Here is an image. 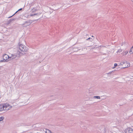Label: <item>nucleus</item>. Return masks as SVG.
Returning <instances> with one entry per match:
<instances>
[{
    "instance_id": "f257e3e1",
    "label": "nucleus",
    "mask_w": 133,
    "mask_h": 133,
    "mask_svg": "<svg viewBox=\"0 0 133 133\" xmlns=\"http://www.w3.org/2000/svg\"><path fill=\"white\" fill-rule=\"evenodd\" d=\"M19 49L22 51L26 52L28 51V49L27 47H26L24 45L21 44L20 42L18 44Z\"/></svg>"
},
{
    "instance_id": "f03ea898",
    "label": "nucleus",
    "mask_w": 133,
    "mask_h": 133,
    "mask_svg": "<svg viewBox=\"0 0 133 133\" xmlns=\"http://www.w3.org/2000/svg\"><path fill=\"white\" fill-rule=\"evenodd\" d=\"M32 22V20H28L25 22L23 24H22V25L23 27H26L29 26Z\"/></svg>"
},
{
    "instance_id": "7ed1b4c3",
    "label": "nucleus",
    "mask_w": 133,
    "mask_h": 133,
    "mask_svg": "<svg viewBox=\"0 0 133 133\" xmlns=\"http://www.w3.org/2000/svg\"><path fill=\"white\" fill-rule=\"evenodd\" d=\"M3 60H1L0 61V62H7V61L9 58H10V57L7 54H4L3 55Z\"/></svg>"
},
{
    "instance_id": "20e7f679",
    "label": "nucleus",
    "mask_w": 133,
    "mask_h": 133,
    "mask_svg": "<svg viewBox=\"0 0 133 133\" xmlns=\"http://www.w3.org/2000/svg\"><path fill=\"white\" fill-rule=\"evenodd\" d=\"M125 133H133V129L128 128L125 130Z\"/></svg>"
},
{
    "instance_id": "39448f33",
    "label": "nucleus",
    "mask_w": 133,
    "mask_h": 133,
    "mask_svg": "<svg viewBox=\"0 0 133 133\" xmlns=\"http://www.w3.org/2000/svg\"><path fill=\"white\" fill-rule=\"evenodd\" d=\"M11 56L12 57H10V58L12 60L15 59L17 56V55L15 54H12Z\"/></svg>"
},
{
    "instance_id": "423d86ee",
    "label": "nucleus",
    "mask_w": 133,
    "mask_h": 133,
    "mask_svg": "<svg viewBox=\"0 0 133 133\" xmlns=\"http://www.w3.org/2000/svg\"><path fill=\"white\" fill-rule=\"evenodd\" d=\"M2 105V106H3V108H7L8 107H10V105L9 104H7V103L5 104Z\"/></svg>"
},
{
    "instance_id": "0eeeda50",
    "label": "nucleus",
    "mask_w": 133,
    "mask_h": 133,
    "mask_svg": "<svg viewBox=\"0 0 133 133\" xmlns=\"http://www.w3.org/2000/svg\"><path fill=\"white\" fill-rule=\"evenodd\" d=\"M81 50L82 51V49H78L77 48H74L73 49L74 51V52H77L79 50Z\"/></svg>"
},
{
    "instance_id": "6e6552de",
    "label": "nucleus",
    "mask_w": 133,
    "mask_h": 133,
    "mask_svg": "<svg viewBox=\"0 0 133 133\" xmlns=\"http://www.w3.org/2000/svg\"><path fill=\"white\" fill-rule=\"evenodd\" d=\"M12 107V106H10V107H8L6 108H4V111L5 110L8 111Z\"/></svg>"
},
{
    "instance_id": "1a4fd4ad",
    "label": "nucleus",
    "mask_w": 133,
    "mask_h": 133,
    "mask_svg": "<svg viewBox=\"0 0 133 133\" xmlns=\"http://www.w3.org/2000/svg\"><path fill=\"white\" fill-rule=\"evenodd\" d=\"M3 107L2 105H0V111L4 110V108Z\"/></svg>"
},
{
    "instance_id": "9d476101",
    "label": "nucleus",
    "mask_w": 133,
    "mask_h": 133,
    "mask_svg": "<svg viewBox=\"0 0 133 133\" xmlns=\"http://www.w3.org/2000/svg\"><path fill=\"white\" fill-rule=\"evenodd\" d=\"M129 52L130 54H132L133 53V46L131 48L130 50L129 51Z\"/></svg>"
},
{
    "instance_id": "9b49d317",
    "label": "nucleus",
    "mask_w": 133,
    "mask_h": 133,
    "mask_svg": "<svg viewBox=\"0 0 133 133\" xmlns=\"http://www.w3.org/2000/svg\"><path fill=\"white\" fill-rule=\"evenodd\" d=\"M26 54V53L23 52L22 53L21 52H20V51H19V56H20L21 55H24L25 54Z\"/></svg>"
},
{
    "instance_id": "f8f14e48",
    "label": "nucleus",
    "mask_w": 133,
    "mask_h": 133,
    "mask_svg": "<svg viewBox=\"0 0 133 133\" xmlns=\"http://www.w3.org/2000/svg\"><path fill=\"white\" fill-rule=\"evenodd\" d=\"M4 118L3 116L0 117V122L3 121Z\"/></svg>"
},
{
    "instance_id": "ddd939ff",
    "label": "nucleus",
    "mask_w": 133,
    "mask_h": 133,
    "mask_svg": "<svg viewBox=\"0 0 133 133\" xmlns=\"http://www.w3.org/2000/svg\"><path fill=\"white\" fill-rule=\"evenodd\" d=\"M128 51H126L125 52H123L122 53L123 55H125L127 54L128 53Z\"/></svg>"
},
{
    "instance_id": "4468645a",
    "label": "nucleus",
    "mask_w": 133,
    "mask_h": 133,
    "mask_svg": "<svg viewBox=\"0 0 133 133\" xmlns=\"http://www.w3.org/2000/svg\"><path fill=\"white\" fill-rule=\"evenodd\" d=\"M18 10L13 15H12V16H10V17H8V18H10L11 17H12L16 13H17L18 12Z\"/></svg>"
},
{
    "instance_id": "2eb2a0df",
    "label": "nucleus",
    "mask_w": 133,
    "mask_h": 133,
    "mask_svg": "<svg viewBox=\"0 0 133 133\" xmlns=\"http://www.w3.org/2000/svg\"><path fill=\"white\" fill-rule=\"evenodd\" d=\"M86 40H90V41H92L93 40V39H92V38H90V37H89V38H88V39H86Z\"/></svg>"
},
{
    "instance_id": "dca6fc26",
    "label": "nucleus",
    "mask_w": 133,
    "mask_h": 133,
    "mask_svg": "<svg viewBox=\"0 0 133 133\" xmlns=\"http://www.w3.org/2000/svg\"><path fill=\"white\" fill-rule=\"evenodd\" d=\"M122 50L121 49H120L118 50L117 51V53H120V52H122Z\"/></svg>"
},
{
    "instance_id": "f3484780",
    "label": "nucleus",
    "mask_w": 133,
    "mask_h": 133,
    "mask_svg": "<svg viewBox=\"0 0 133 133\" xmlns=\"http://www.w3.org/2000/svg\"><path fill=\"white\" fill-rule=\"evenodd\" d=\"M94 97L96 98L97 99H100V97L99 96H94Z\"/></svg>"
},
{
    "instance_id": "a211bd4d",
    "label": "nucleus",
    "mask_w": 133,
    "mask_h": 133,
    "mask_svg": "<svg viewBox=\"0 0 133 133\" xmlns=\"http://www.w3.org/2000/svg\"><path fill=\"white\" fill-rule=\"evenodd\" d=\"M51 131L50 130L47 129H46V131L45 132L46 133H49V132Z\"/></svg>"
},
{
    "instance_id": "6ab92c4d",
    "label": "nucleus",
    "mask_w": 133,
    "mask_h": 133,
    "mask_svg": "<svg viewBox=\"0 0 133 133\" xmlns=\"http://www.w3.org/2000/svg\"><path fill=\"white\" fill-rule=\"evenodd\" d=\"M37 9H33L32 10V12H35L36 11H37Z\"/></svg>"
},
{
    "instance_id": "aec40b11",
    "label": "nucleus",
    "mask_w": 133,
    "mask_h": 133,
    "mask_svg": "<svg viewBox=\"0 0 133 133\" xmlns=\"http://www.w3.org/2000/svg\"><path fill=\"white\" fill-rule=\"evenodd\" d=\"M11 20L10 19L8 21H7V24H9L10 23H11Z\"/></svg>"
},
{
    "instance_id": "412c9836",
    "label": "nucleus",
    "mask_w": 133,
    "mask_h": 133,
    "mask_svg": "<svg viewBox=\"0 0 133 133\" xmlns=\"http://www.w3.org/2000/svg\"><path fill=\"white\" fill-rule=\"evenodd\" d=\"M118 65L117 63H115L114 64V67L113 68H115V67L117 66Z\"/></svg>"
},
{
    "instance_id": "4be33fe9",
    "label": "nucleus",
    "mask_w": 133,
    "mask_h": 133,
    "mask_svg": "<svg viewBox=\"0 0 133 133\" xmlns=\"http://www.w3.org/2000/svg\"><path fill=\"white\" fill-rule=\"evenodd\" d=\"M11 22H12V21H15V20L16 19V18H14V19H10Z\"/></svg>"
},
{
    "instance_id": "5701e85b",
    "label": "nucleus",
    "mask_w": 133,
    "mask_h": 133,
    "mask_svg": "<svg viewBox=\"0 0 133 133\" xmlns=\"http://www.w3.org/2000/svg\"><path fill=\"white\" fill-rule=\"evenodd\" d=\"M114 72L113 71H111V72H109V73H108L107 74H111L112 73V72Z\"/></svg>"
},
{
    "instance_id": "b1692460",
    "label": "nucleus",
    "mask_w": 133,
    "mask_h": 133,
    "mask_svg": "<svg viewBox=\"0 0 133 133\" xmlns=\"http://www.w3.org/2000/svg\"><path fill=\"white\" fill-rule=\"evenodd\" d=\"M34 14V15H39V14H38V13H35Z\"/></svg>"
},
{
    "instance_id": "393cba45",
    "label": "nucleus",
    "mask_w": 133,
    "mask_h": 133,
    "mask_svg": "<svg viewBox=\"0 0 133 133\" xmlns=\"http://www.w3.org/2000/svg\"><path fill=\"white\" fill-rule=\"evenodd\" d=\"M34 16V14H31L30 15V16Z\"/></svg>"
},
{
    "instance_id": "a878e982",
    "label": "nucleus",
    "mask_w": 133,
    "mask_h": 133,
    "mask_svg": "<svg viewBox=\"0 0 133 133\" xmlns=\"http://www.w3.org/2000/svg\"><path fill=\"white\" fill-rule=\"evenodd\" d=\"M22 9L21 8H20V9H19L18 10V11H21V10H22Z\"/></svg>"
},
{
    "instance_id": "bb28decb",
    "label": "nucleus",
    "mask_w": 133,
    "mask_h": 133,
    "mask_svg": "<svg viewBox=\"0 0 133 133\" xmlns=\"http://www.w3.org/2000/svg\"><path fill=\"white\" fill-rule=\"evenodd\" d=\"M128 66V65H127V66H126V67H122V68H126Z\"/></svg>"
},
{
    "instance_id": "cd10ccee",
    "label": "nucleus",
    "mask_w": 133,
    "mask_h": 133,
    "mask_svg": "<svg viewBox=\"0 0 133 133\" xmlns=\"http://www.w3.org/2000/svg\"><path fill=\"white\" fill-rule=\"evenodd\" d=\"M49 133H52L51 131L50 132H49Z\"/></svg>"
},
{
    "instance_id": "c85d7f7f",
    "label": "nucleus",
    "mask_w": 133,
    "mask_h": 133,
    "mask_svg": "<svg viewBox=\"0 0 133 133\" xmlns=\"http://www.w3.org/2000/svg\"><path fill=\"white\" fill-rule=\"evenodd\" d=\"M91 37H94V36L93 35H92V36H91Z\"/></svg>"
},
{
    "instance_id": "c756f323",
    "label": "nucleus",
    "mask_w": 133,
    "mask_h": 133,
    "mask_svg": "<svg viewBox=\"0 0 133 133\" xmlns=\"http://www.w3.org/2000/svg\"><path fill=\"white\" fill-rule=\"evenodd\" d=\"M125 63H126L125 62H124V63H123V64H125Z\"/></svg>"
}]
</instances>
